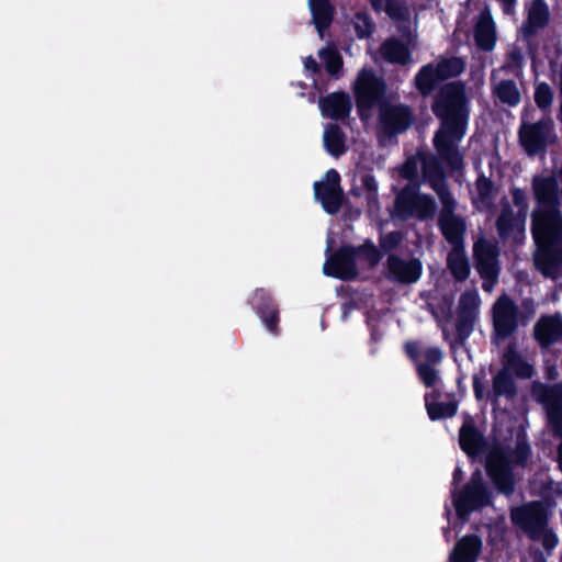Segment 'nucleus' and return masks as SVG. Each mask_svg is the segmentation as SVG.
I'll list each match as a JSON object with an SVG mask.
<instances>
[{"instance_id":"obj_1","label":"nucleus","mask_w":562,"mask_h":562,"mask_svg":"<svg viewBox=\"0 0 562 562\" xmlns=\"http://www.w3.org/2000/svg\"><path fill=\"white\" fill-rule=\"evenodd\" d=\"M430 108L439 121L432 138L434 148L450 171H461L464 156L459 144L467 134L471 112L465 83L456 80L439 87Z\"/></svg>"},{"instance_id":"obj_2","label":"nucleus","mask_w":562,"mask_h":562,"mask_svg":"<svg viewBox=\"0 0 562 562\" xmlns=\"http://www.w3.org/2000/svg\"><path fill=\"white\" fill-rule=\"evenodd\" d=\"M531 454V447L524 432H518L514 449L496 446L488 452L485 471L495 488L505 496L515 492L516 477L513 465L525 468Z\"/></svg>"},{"instance_id":"obj_3","label":"nucleus","mask_w":562,"mask_h":562,"mask_svg":"<svg viewBox=\"0 0 562 562\" xmlns=\"http://www.w3.org/2000/svg\"><path fill=\"white\" fill-rule=\"evenodd\" d=\"M387 86L385 80L376 76L372 69H362L353 85L357 114L362 122L371 117V111L386 102Z\"/></svg>"},{"instance_id":"obj_4","label":"nucleus","mask_w":562,"mask_h":562,"mask_svg":"<svg viewBox=\"0 0 562 562\" xmlns=\"http://www.w3.org/2000/svg\"><path fill=\"white\" fill-rule=\"evenodd\" d=\"M529 316L521 313L515 301L506 294L501 295L492 306L493 337L506 340L518 329L519 324L526 325Z\"/></svg>"},{"instance_id":"obj_5","label":"nucleus","mask_w":562,"mask_h":562,"mask_svg":"<svg viewBox=\"0 0 562 562\" xmlns=\"http://www.w3.org/2000/svg\"><path fill=\"white\" fill-rule=\"evenodd\" d=\"M415 122L413 109L405 103H381L378 113V133L387 138L405 133Z\"/></svg>"},{"instance_id":"obj_6","label":"nucleus","mask_w":562,"mask_h":562,"mask_svg":"<svg viewBox=\"0 0 562 562\" xmlns=\"http://www.w3.org/2000/svg\"><path fill=\"white\" fill-rule=\"evenodd\" d=\"M531 233L537 245L562 241V215L558 206L536 210L531 216Z\"/></svg>"},{"instance_id":"obj_7","label":"nucleus","mask_w":562,"mask_h":562,"mask_svg":"<svg viewBox=\"0 0 562 562\" xmlns=\"http://www.w3.org/2000/svg\"><path fill=\"white\" fill-rule=\"evenodd\" d=\"M553 131L554 124L550 117L522 123L518 132L519 143L529 156L539 155L546 151Z\"/></svg>"},{"instance_id":"obj_8","label":"nucleus","mask_w":562,"mask_h":562,"mask_svg":"<svg viewBox=\"0 0 562 562\" xmlns=\"http://www.w3.org/2000/svg\"><path fill=\"white\" fill-rule=\"evenodd\" d=\"M324 274L342 281H352L359 276L356 247L341 245L325 262Z\"/></svg>"},{"instance_id":"obj_9","label":"nucleus","mask_w":562,"mask_h":562,"mask_svg":"<svg viewBox=\"0 0 562 562\" xmlns=\"http://www.w3.org/2000/svg\"><path fill=\"white\" fill-rule=\"evenodd\" d=\"M480 295L473 291H465L461 294L456 319V336L460 344H463L473 333L474 324L479 317Z\"/></svg>"},{"instance_id":"obj_10","label":"nucleus","mask_w":562,"mask_h":562,"mask_svg":"<svg viewBox=\"0 0 562 562\" xmlns=\"http://www.w3.org/2000/svg\"><path fill=\"white\" fill-rule=\"evenodd\" d=\"M314 194L326 213L330 215L338 213L344 201L339 172L336 169H329L324 181L314 183Z\"/></svg>"},{"instance_id":"obj_11","label":"nucleus","mask_w":562,"mask_h":562,"mask_svg":"<svg viewBox=\"0 0 562 562\" xmlns=\"http://www.w3.org/2000/svg\"><path fill=\"white\" fill-rule=\"evenodd\" d=\"M533 392L537 401L543 405L554 432L562 435V382L541 383Z\"/></svg>"},{"instance_id":"obj_12","label":"nucleus","mask_w":562,"mask_h":562,"mask_svg":"<svg viewBox=\"0 0 562 562\" xmlns=\"http://www.w3.org/2000/svg\"><path fill=\"white\" fill-rule=\"evenodd\" d=\"M248 303L260 317L266 328L273 335L279 333L280 311L272 293L265 288H257Z\"/></svg>"},{"instance_id":"obj_13","label":"nucleus","mask_w":562,"mask_h":562,"mask_svg":"<svg viewBox=\"0 0 562 562\" xmlns=\"http://www.w3.org/2000/svg\"><path fill=\"white\" fill-rule=\"evenodd\" d=\"M512 520L529 535L542 532L548 524L547 508L541 502H531L512 512Z\"/></svg>"},{"instance_id":"obj_14","label":"nucleus","mask_w":562,"mask_h":562,"mask_svg":"<svg viewBox=\"0 0 562 562\" xmlns=\"http://www.w3.org/2000/svg\"><path fill=\"white\" fill-rule=\"evenodd\" d=\"M492 504V494L488 488L475 487L465 484L462 491L453 497V506L458 518L465 520L474 510Z\"/></svg>"},{"instance_id":"obj_15","label":"nucleus","mask_w":562,"mask_h":562,"mask_svg":"<svg viewBox=\"0 0 562 562\" xmlns=\"http://www.w3.org/2000/svg\"><path fill=\"white\" fill-rule=\"evenodd\" d=\"M423 273V263L417 258L405 260L390 254L386 259V278L400 284L416 283Z\"/></svg>"},{"instance_id":"obj_16","label":"nucleus","mask_w":562,"mask_h":562,"mask_svg":"<svg viewBox=\"0 0 562 562\" xmlns=\"http://www.w3.org/2000/svg\"><path fill=\"white\" fill-rule=\"evenodd\" d=\"M318 105L322 115L334 121H345L349 117L352 109L351 98L345 91L331 92L321 97Z\"/></svg>"},{"instance_id":"obj_17","label":"nucleus","mask_w":562,"mask_h":562,"mask_svg":"<svg viewBox=\"0 0 562 562\" xmlns=\"http://www.w3.org/2000/svg\"><path fill=\"white\" fill-rule=\"evenodd\" d=\"M459 446L470 458L482 454L488 448L486 438L471 418L464 420L459 429Z\"/></svg>"},{"instance_id":"obj_18","label":"nucleus","mask_w":562,"mask_h":562,"mask_svg":"<svg viewBox=\"0 0 562 562\" xmlns=\"http://www.w3.org/2000/svg\"><path fill=\"white\" fill-rule=\"evenodd\" d=\"M533 338L541 348H549L562 338V317L543 315L533 326Z\"/></svg>"},{"instance_id":"obj_19","label":"nucleus","mask_w":562,"mask_h":562,"mask_svg":"<svg viewBox=\"0 0 562 562\" xmlns=\"http://www.w3.org/2000/svg\"><path fill=\"white\" fill-rule=\"evenodd\" d=\"M517 395L518 387L514 374L506 369H499L492 379V389L487 392L486 400L496 408L501 397L513 401Z\"/></svg>"},{"instance_id":"obj_20","label":"nucleus","mask_w":562,"mask_h":562,"mask_svg":"<svg viewBox=\"0 0 562 562\" xmlns=\"http://www.w3.org/2000/svg\"><path fill=\"white\" fill-rule=\"evenodd\" d=\"M562 241H548L538 246L535 255V266L544 276L554 278L560 272L562 266L559 260L557 246H561Z\"/></svg>"},{"instance_id":"obj_21","label":"nucleus","mask_w":562,"mask_h":562,"mask_svg":"<svg viewBox=\"0 0 562 562\" xmlns=\"http://www.w3.org/2000/svg\"><path fill=\"white\" fill-rule=\"evenodd\" d=\"M439 155H423L422 176L423 181L427 183L434 191L448 186L447 175Z\"/></svg>"},{"instance_id":"obj_22","label":"nucleus","mask_w":562,"mask_h":562,"mask_svg":"<svg viewBox=\"0 0 562 562\" xmlns=\"http://www.w3.org/2000/svg\"><path fill=\"white\" fill-rule=\"evenodd\" d=\"M482 550V540L476 535H465L454 546L449 562H475Z\"/></svg>"},{"instance_id":"obj_23","label":"nucleus","mask_w":562,"mask_h":562,"mask_svg":"<svg viewBox=\"0 0 562 562\" xmlns=\"http://www.w3.org/2000/svg\"><path fill=\"white\" fill-rule=\"evenodd\" d=\"M550 12L543 0H533L529 9L526 22L522 25V33L526 37L535 36L538 30L548 25Z\"/></svg>"},{"instance_id":"obj_24","label":"nucleus","mask_w":562,"mask_h":562,"mask_svg":"<svg viewBox=\"0 0 562 562\" xmlns=\"http://www.w3.org/2000/svg\"><path fill=\"white\" fill-rule=\"evenodd\" d=\"M438 226L445 239L453 246L452 249L463 248L467 225L461 216L439 218Z\"/></svg>"},{"instance_id":"obj_25","label":"nucleus","mask_w":562,"mask_h":562,"mask_svg":"<svg viewBox=\"0 0 562 562\" xmlns=\"http://www.w3.org/2000/svg\"><path fill=\"white\" fill-rule=\"evenodd\" d=\"M502 368L514 372L518 378L529 379L533 374V367L524 360L522 356L517 351L515 344H509L503 353Z\"/></svg>"},{"instance_id":"obj_26","label":"nucleus","mask_w":562,"mask_h":562,"mask_svg":"<svg viewBox=\"0 0 562 562\" xmlns=\"http://www.w3.org/2000/svg\"><path fill=\"white\" fill-rule=\"evenodd\" d=\"M535 199L540 207L558 206L557 181L552 177H535L532 180Z\"/></svg>"},{"instance_id":"obj_27","label":"nucleus","mask_w":562,"mask_h":562,"mask_svg":"<svg viewBox=\"0 0 562 562\" xmlns=\"http://www.w3.org/2000/svg\"><path fill=\"white\" fill-rule=\"evenodd\" d=\"M313 24L321 35L330 26L335 15V7L330 0H308Z\"/></svg>"},{"instance_id":"obj_28","label":"nucleus","mask_w":562,"mask_h":562,"mask_svg":"<svg viewBox=\"0 0 562 562\" xmlns=\"http://www.w3.org/2000/svg\"><path fill=\"white\" fill-rule=\"evenodd\" d=\"M419 194V183H407L396 195L395 211L401 220L414 216V207Z\"/></svg>"},{"instance_id":"obj_29","label":"nucleus","mask_w":562,"mask_h":562,"mask_svg":"<svg viewBox=\"0 0 562 562\" xmlns=\"http://www.w3.org/2000/svg\"><path fill=\"white\" fill-rule=\"evenodd\" d=\"M380 53L383 59L390 64L407 65L411 61V52L408 45L396 37L385 40Z\"/></svg>"},{"instance_id":"obj_30","label":"nucleus","mask_w":562,"mask_h":562,"mask_svg":"<svg viewBox=\"0 0 562 562\" xmlns=\"http://www.w3.org/2000/svg\"><path fill=\"white\" fill-rule=\"evenodd\" d=\"M440 82L442 81L439 80V75L434 67V63L422 66L414 77V86L424 98L431 95L435 90L438 91V85Z\"/></svg>"},{"instance_id":"obj_31","label":"nucleus","mask_w":562,"mask_h":562,"mask_svg":"<svg viewBox=\"0 0 562 562\" xmlns=\"http://www.w3.org/2000/svg\"><path fill=\"white\" fill-rule=\"evenodd\" d=\"M324 147L333 157H340L347 151L346 135L342 128L336 123L325 126L323 135Z\"/></svg>"},{"instance_id":"obj_32","label":"nucleus","mask_w":562,"mask_h":562,"mask_svg":"<svg viewBox=\"0 0 562 562\" xmlns=\"http://www.w3.org/2000/svg\"><path fill=\"white\" fill-rule=\"evenodd\" d=\"M375 13L384 12L395 22H405L409 19V10L405 0H369Z\"/></svg>"},{"instance_id":"obj_33","label":"nucleus","mask_w":562,"mask_h":562,"mask_svg":"<svg viewBox=\"0 0 562 562\" xmlns=\"http://www.w3.org/2000/svg\"><path fill=\"white\" fill-rule=\"evenodd\" d=\"M474 40L476 45L484 52H490L496 43L495 24L491 15L483 16L475 25Z\"/></svg>"},{"instance_id":"obj_34","label":"nucleus","mask_w":562,"mask_h":562,"mask_svg":"<svg viewBox=\"0 0 562 562\" xmlns=\"http://www.w3.org/2000/svg\"><path fill=\"white\" fill-rule=\"evenodd\" d=\"M447 267L457 282H463L469 278L471 268L463 248H456L449 251Z\"/></svg>"},{"instance_id":"obj_35","label":"nucleus","mask_w":562,"mask_h":562,"mask_svg":"<svg viewBox=\"0 0 562 562\" xmlns=\"http://www.w3.org/2000/svg\"><path fill=\"white\" fill-rule=\"evenodd\" d=\"M434 67L439 75V80L446 81L459 77L465 70V61L458 56L440 57Z\"/></svg>"},{"instance_id":"obj_36","label":"nucleus","mask_w":562,"mask_h":562,"mask_svg":"<svg viewBox=\"0 0 562 562\" xmlns=\"http://www.w3.org/2000/svg\"><path fill=\"white\" fill-rule=\"evenodd\" d=\"M494 94L503 104L509 106H516L521 100L517 85L512 79L501 80L494 89Z\"/></svg>"},{"instance_id":"obj_37","label":"nucleus","mask_w":562,"mask_h":562,"mask_svg":"<svg viewBox=\"0 0 562 562\" xmlns=\"http://www.w3.org/2000/svg\"><path fill=\"white\" fill-rule=\"evenodd\" d=\"M517 220L509 203H503L501 214L496 220V229L501 238H508L512 235Z\"/></svg>"},{"instance_id":"obj_38","label":"nucleus","mask_w":562,"mask_h":562,"mask_svg":"<svg viewBox=\"0 0 562 562\" xmlns=\"http://www.w3.org/2000/svg\"><path fill=\"white\" fill-rule=\"evenodd\" d=\"M426 408L431 420H439L453 417L458 411V403L456 401L434 403L426 401Z\"/></svg>"},{"instance_id":"obj_39","label":"nucleus","mask_w":562,"mask_h":562,"mask_svg":"<svg viewBox=\"0 0 562 562\" xmlns=\"http://www.w3.org/2000/svg\"><path fill=\"white\" fill-rule=\"evenodd\" d=\"M475 268L484 281L483 289L485 291L490 289V286L486 284L487 282H490L491 285L497 282L499 274L498 259L477 261L475 262Z\"/></svg>"},{"instance_id":"obj_40","label":"nucleus","mask_w":562,"mask_h":562,"mask_svg":"<svg viewBox=\"0 0 562 562\" xmlns=\"http://www.w3.org/2000/svg\"><path fill=\"white\" fill-rule=\"evenodd\" d=\"M437 211V204L432 196L426 193H420L415 207L414 216L420 221L432 218Z\"/></svg>"},{"instance_id":"obj_41","label":"nucleus","mask_w":562,"mask_h":562,"mask_svg":"<svg viewBox=\"0 0 562 562\" xmlns=\"http://www.w3.org/2000/svg\"><path fill=\"white\" fill-rule=\"evenodd\" d=\"M357 257L366 260L373 268L379 265L383 258V254L371 239H366L363 244L356 247Z\"/></svg>"},{"instance_id":"obj_42","label":"nucleus","mask_w":562,"mask_h":562,"mask_svg":"<svg viewBox=\"0 0 562 562\" xmlns=\"http://www.w3.org/2000/svg\"><path fill=\"white\" fill-rule=\"evenodd\" d=\"M321 57L324 59L326 71L334 78L338 79L342 70V57L335 49L321 50Z\"/></svg>"},{"instance_id":"obj_43","label":"nucleus","mask_w":562,"mask_h":562,"mask_svg":"<svg viewBox=\"0 0 562 562\" xmlns=\"http://www.w3.org/2000/svg\"><path fill=\"white\" fill-rule=\"evenodd\" d=\"M435 192L438 195L439 201L441 203L439 218L456 216L454 212L457 209V201L450 191L449 184L438 190H435Z\"/></svg>"},{"instance_id":"obj_44","label":"nucleus","mask_w":562,"mask_h":562,"mask_svg":"<svg viewBox=\"0 0 562 562\" xmlns=\"http://www.w3.org/2000/svg\"><path fill=\"white\" fill-rule=\"evenodd\" d=\"M533 99L536 105L540 110H548L551 108L554 99V92L551 86L544 81H541L536 85Z\"/></svg>"},{"instance_id":"obj_45","label":"nucleus","mask_w":562,"mask_h":562,"mask_svg":"<svg viewBox=\"0 0 562 562\" xmlns=\"http://www.w3.org/2000/svg\"><path fill=\"white\" fill-rule=\"evenodd\" d=\"M355 32L358 38H369L374 33V23L366 11H359L355 14Z\"/></svg>"},{"instance_id":"obj_46","label":"nucleus","mask_w":562,"mask_h":562,"mask_svg":"<svg viewBox=\"0 0 562 562\" xmlns=\"http://www.w3.org/2000/svg\"><path fill=\"white\" fill-rule=\"evenodd\" d=\"M404 234L401 231H392L386 234L381 233L379 235V248L382 254H392L402 244Z\"/></svg>"},{"instance_id":"obj_47","label":"nucleus","mask_w":562,"mask_h":562,"mask_svg":"<svg viewBox=\"0 0 562 562\" xmlns=\"http://www.w3.org/2000/svg\"><path fill=\"white\" fill-rule=\"evenodd\" d=\"M473 256L475 262L498 259V249L494 244L481 239L474 244Z\"/></svg>"},{"instance_id":"obj_48","label":"nucleus","mask_w":562,"mask_h":562,"mask_svg":"<svg viewBox=\"0 0 562 562\" xmlns=\"http://www.w3.org/2000/svg\"><path fill=\"white\" fill-rule=\"evenodd\" d=\"M475 187L480 201L490 204L494 195V182L481 173L475 181Z\"/></svg>"},{"instance_id":"obj_49","label":"nucleus","mask_w":562,"mask_h":562,"mask_svg":"<svg viewBox=\"0 0 562 562\" xmlns=\"http://www.w3.org/2000/svg\"><path fill=\"white\" fill-rule=\"evenodd\" d=\"M362 188L367 191L368 204L378 203V182L372 172H364L360 176Z\"/></svg>"},{"instance_id":"obj_50","label":"nucleus","mask_w":562,"mask_h":562,"mask_svg":"<svg viewBox=\"0 0 562 562\" xmlns=\"http://www.w3.org/2000/svg\"><path fill=\"white\" fill-rule=\"evenodd\" d=\"M510 192L513 196V203L518 209L517 217L521 218V222H524L528 213V201L526 192L520 188H513Z\"/></svg>"},{"instance_id":"obj_51","label":"nucleus","mask_w":562,"mask_h":562,"mask_svg":"<svg viewBox=\"0 0 562 562\" xmlns=\"http://www.w3.org/2000/svg\"><path fill=\"white\" fill-rule=\"evenodd\" d=\"M400 175L409 183H419L417 160L414 157L407 158L400 170Z\"/></svg>"},{"instance_id":"obj_52","label":"nucleus","mask_w":562,"mask_h":562,"mask_svg":"<svg viewBox=\"0 0 562 562\" xmlns=\"http://www.w3.org/2000/svg\"><path fill=\"white\" fill-rule=\"evenodd\" d=\"M417 374L426 387H432L438 381V371L428 364H417Z\"/></svg>"},{"instance_id":"obj_53","label":"nucleus","mask_w":562,"mask_h":562,"mask_svg":"<svg viewBox=\"0 0 562 562\" xmlns=\"http://www.w3.org/2000/svg\"><path fill=\"white\" fill-rule=\"evenodd\" d=\"M524 66V56L519 48L512 49L507 56L503 69L507 71L520 70Z\"/></svg>"},{"instance_id":"obj_54","label":"nucleus","mask_w":562,"mask_h":562,"mask_svg":"<svg viewBox=\"0 0 562 562\" xmlns=\"http://www.w3.org/2000/svg\"><path fill=\"white\" fill-rule=\"evenodd\" d=\"M443 353L439 347H428L424 351L425 363L428 366H436L441 362Z\"/></svg>"},{"instance_id":"obj_55","label":"nucleus","mask_w":562,"mask_h":562,"mask_svg":"<svg viewBox=\"0 0 562 562\" xmlns=\"http://www.w3.org/2000/svg\"><path fill=\"white\" fill-rule=\"evenodd\" d=\"M550 70L553 74H558V76H559L558 89H559V94L561 98L559 120L562 122V63L560 65H558L557 61H550Z\"/></svg>"},{"instance_id":"obj_56","label":"nucleus","mask_w":562,"mask_h":562,"mask_svg":"<svg viewBox=\"0 0 562 562\" xmlns=\"http://www.w3.org/2000/svg\"><path fill=\"white\" fill-rule=\"evenodd\" d=\"M467 484L475 486V487L488 488L486 486L485 482H484L483 474H482V471L480 469H475L472 472V474L470 476V480H469V482Z\"/></svg>"},{"instance_id":"obj_57","label":"nucleus","mask_w":562,"mask_h":562,"mask_svg":"<svg viewBox=\"0 0 562 562\" xmlns=\"http://www.w3.org/2000/svg\"><path fill=\"white\" fill-rule=\"evenodd\" d=\"M472 380L474 396L477 401H481L484 398V385L482 383V379L479 374H474Z\"/></svg>"},{"instance_id":"obj_58","label":"nucleus","mask_w":562,"mask_h":562,"mask_svg":"<svg viewBox=\"0 0 562 562\" xmlns=\"http://www.w3.org/2000/svg\"><path fill=\"white\" fill-rule=\"evenodd\" d=\"M405 352L406 355L412 359L416 360L419 357V348L417 342L415 341H407L405 344Z\"/></svg>"},{"instance_id":"obj_59","label":"nucleus","mask_w":562,"mask_h":562,"mask_svg":"<svg viewBox=\"0 0 562 562\" xmlns=\"http://www.w3.org/2000/svg\"><path fill=\"white\" fill-rule=\"evenodd\" d=\"M304 67L307 70H311L313 74H318L321 71L319 64L315 60L313 56H307L304 60Z\"/></svg>"},{"instance_id":"obj_60","label":"nucleus","mask_w":562,"mask_h":562,"mask_svg":"<svg viewBox=\"0 0 562 562\" xmlns=\"http://www.w3.org/2000/svg\"><path fill=\"white\" fill-rule=\"evenodd\" d=\"M503 4V11L505 13H510L514 10L516 0H499Z\"/></svg>"},{"instance_id":"obj_61","label":"nucleus","mask_w":562,"mask_h":562,"mask_svg":"<svg viewBox=\"0 0 562 562\" xmlns=\"http://www.w3.org/2000/svg\"><path fill=\"white\" fill-rule=\"evenodd\" d=\"M557 542V537L554 535H546L544 539H543V546L546 548H550L552 546H554Z\"/></svg>"},{"instance_id":"obj_62","label":"nucleus","mask_w":562,"mask_h":562,"mask_svg":"<svg viewBox=\"0 0 562 562\" xmlns=\"http://www.w3.org/2000/svg\"><path fill=\"white\" fill-rule=\"evenodd\" d=\"M462 470L461 468H456L454 471H453V475H452V482L453 484H459V482L462 480Z\"/></svg>"},{"instance_id":"obj_63","label":"nucleus","mask_w":562,"mask_h":562,"mask_svg":"<svg viewBox=\"0 0 562 562\" xmlns=\"http://www.w3.org/2000/svg\"><path fill=\"white\" fill-rule=\"evenodd\" d=\"M557 453H558L559 469L562 472V442L558 446Z\"/></svg>"},{"instance_id":"obj_64","label":"nucleus","mask_w":562,"mask_h":562,"mask_svg":"<svg viewBox=\"0 0 562 562\" xmlns=\"http://www.w3.org/2000/svg\"><path fill=\"white\" fill-rule=\"evenodd\" d=\"M557 251H558V255H559V260H560L561 266H562V245L561 246H557Z\"/></svg>"}]
</instances>
